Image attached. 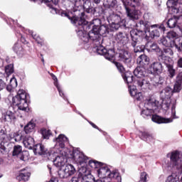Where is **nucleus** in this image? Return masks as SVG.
Instances as JSON below:
<instances>
[{
    "label": "nucleus",
    "mask_w": 182,
    "mask_h": 182,
    "mask_svg": "<svg viewBox=\"0 0 182 182\" xmlns=\"http://www.w3.org/2000/svg\"><path fill=\"white\" fill-rule=\"evenodd\" d=\"M179 0H168L166 5L169 8V11L172 15L182 13V3Z\"/></svg>",
    "instance_id": "nucleus-17"
},
{
    "label": "nucleus",
    "mask_w": 182,
    "mask_h": 182,
    "mask_svg": "<svg viewBox=\"0 0 182 182\" xmlns=\"http://www.w3.org/2000/svg\"><path fill=\"white\" fill-rule=\"evenodd\" d=\"M109 14V15L106 14L107 21L109 23H111V28L113 31H118L119 28L122 29H124L127 28L126 26V19L122 18L120 15L114 14L112 10H107L106 14Z\"/></svg>",
    "instance_id": "nucleus-10"
},
{
    "label": "nucleus",
    "mask_w": 182,
    "mask_h": 182,
    "mask_svg": "<svg viewBox=\"0 0 182 182\" xmlns=\"http://www.w3.org/2000/svg\"><path fill=\"white\" fill-rule=\"evenodd\" d=\"M150 28L153 29L151 31L149 30V36L153 39L154 38H160V36L162 33L166 32V26L164 24H154L151 25Z\"/></svg>",
    "instance_id": "nucleus-15"
},
{
    "label": "nucleus",
    "mask_w": 182,
    "mask_h": 182,
    "mask_svg": "<svg viewBox=\"0 0 182 182\" xmlns=\"http://www.w3.org/2000/svg\"><path fill=\"white\" fill-rule=\"evenodd\" d=\"M20 160L22 161H26L29 157V153L28 151H22L21 154L18 156Z\"/></svg>",
    "instance_id": "nucleus-51"
},
{
    "label": "nucleus",
    "mask_w": 182,
    "mask_h": 182,
    "mask_svg": "<svg viewBox=\"0 0 182 182\" xmlns=\"http://www.w3.org/2000/svg\"><path fill=\"white\" fill-rule=\"evenodd\" d=\"M166 38L170 39V41H175L176 43H177L178 41V34L176 33V31H168L166 34Z\"/></svg>",
    "instance_id": "nucleus-43"
},
{
    "label": "nucleus",
    "mask_w": 182,
    "mask_h": 182,
    "mask_svg": "<svg viewBox=\"0 0 182 182\" xmlns=\"http://www.w3.org/2000/svg\"><path fill=\"white\" fill-rule=\"evenodd\" d=\"M109 27L106 25L100 26L98 27V33L100 36H105L109 33Z\"/></svg>",
    "instance_id": "nucleus-42"
},
{
    "label": "nucleus",
    "mask_w": 182,
    "mask_h": 182,
    "mask_svg": "<svg viewBox=\"0 0 182 182\" xmlns=\"http://www.w3.org/2000/svg\"><path fill=\"white\" fill-rule=\"evenodd\" d=\"M154 112L151 110L144 108L141 111V116L143 119L146 120H150V119L154 122V123H157L158 124H161L163 123H171V120L168 118H164L160 117L157 114H154Z\"/></svg>",
    "instance_id": "nucleus-11"
},
{
    "label": "nucleus",
    "mask_w": 182,
    "mask_h": 182,
    "mask_svg": "<svg viewBox=\"0 0 182 182\" xmlns=\"http://www.w3.org/2000/svg\"><path fill=\"white\" fill-rule=\"evenodd\" d=\"M114 65H115L117 70L119 72V73L122 74V76L125 82V83H127L129 85V87H130V83H133L134 77L133 75L129 73H125L126 69H124V66H123V64L117 62V61H114L113 62Z\"/></svg>",
    "instance_id": "nucleus-13"
},
{
    "label": "nucleus",
    "mask_w": 182,
    "mask_h": 182,
    "mask_svg": "<svg viewBox=\"0 0 182 182\" xmlns=\"http://www.w3.org/2000/svg\"><path fill=\"white\" fill-rule=\"evenodd\" d=\"M171 96H173V90L171 87H166L161 91V107L164 110H168L171 106L172 114H176V101H171Z\"/></svg>",
    "instance_id": "nucleus-7"
},
{
    "label": "nucleus",
    "mask_w": 182,
    "mask_h": 182,
    "mask_svg": "<svg viewBox=\"0 0 182 182\" xmlns=\"http://www.w3.org/2000/svg\"><path fill=\"white\" fill-rule=\"evenodd\" d=\"M30 177V172L23 168L20 171L18 176H16V180H18V181H29Z\"/></svg>",
    "instance_id": "nucleus-32"
},
{
    "label": "nucleus",
    "mask_w": 182,
    "mask_h": 182,
    "mask_svg": "<svg viewBox=\"0 0 182 182\" xmlns=\"http://www.w3.org/2000/svg\"><path fill=\"white\" fill-rule=\"evenodd\" d=\"M164 63L163 61H155L152 63L148 68L147 72L149 75H161L163 70H164Z\"/></svg>",
    "instance_id": "nucleus-14"
},
{
    "label": "nucleus",
    "mask_w": 182,
    "mask_h": 182,
    "mask_svg": "<svg viewBox=\"0 0 182 182\" xmlns=\"http://www.w3.org/2000/svg\"><path fill=\"white\" fill-rule=\"evenodd\" d=\"M19 28L22 32H24V33H28L29 35H31L32 38L35 39L36 42L38 43V45H43V41L41 40V37L38 36L37 34L33 33V31L26 29L21 26H19Z\"/></svg>",
    "instance_id": "nucleus-31"
},
{
    "label": "nucleus",
    "mask_w": 182,
    "mask_h": 182,
    "mask_svg": "<svg viewBox=\"0 0 182 182\" xmlns=\"http://www.w3.org/2000/svg\"><path fill=\"white\" fill-rule=\"evenodd\" d=\"M158 43L159 45H162V46H165V48H176L177 50H180V46L178 44L176 43V41H171L167 37H162L160 40H159Z\"/></svg>",
    "instance_id": "nucleus-20"
},
{
    "label": "nucleus",
    "mask_w": 182,
    "mask_h": 182,
    "mask_svg": "<svg viewBox=\"0 0 182 182\" xmlns=\"http://www.w3.org/2000/svg\"><path fill=\"white\" fill-rule=\"evenodd\" d=\"M32 150L36 156H42L43 157H50L52 153L45 147L42 144H37L33 146Z\"/></svg>",
    "instance_id": "nucleus-19"
},
{
    "label": "nucleus",
    "mask_w": 182,
    "mask_h": 182,
    "mask_svg": "<svg viewBox=\"0 0 182 182\" xmlns=\"http://www.w3.org/2000/svg\"><path fill=\"white\" fill-rule=\"evenodd\" d=\"M14 140L15 141H21V140H23L24 146L29 150H32V149H33V146H35V139H33V137L28 135L23 136L22 135L18 134L15 137Z\"/></svg>",
    "instance_id": "nucleus-18"
},
{
    "label": "nucleus",
    "mask_w": 182,
    "mask_h": 182,
    "mask_svg": "<svg viewBox=\"0 0 182 182\" xmlns=\"http://www.w3.org/2000/svg\"><path fill=\"white\" fill-rule=\"evenodd\" d=\"M53 162L55 167H60L58 171V177L61 179L68 178L76 173V168L73 165L68 164L65 166L66 163H68V158L63 154L58 155Z\"/></svg>",
    "instance_id": "nucleus-4"
},
{
    "label": "nucleus",
    "mask_w": 182,
    "mask_h": 182,
    "mask_svg": "<svg viewBox=\"0 0 182 182\" xmlns=\"http://www.w3.org/2000/svg\"><path fill=\"white\" fill-rule=\"evenodd\" d=\"M44 4L48 6L50 9V13L53 15H56L59 10L56 9V5L59 4V0H43Z\"/></svg>",
    "instance_id": "nucleus-27"
},
{
    "label": "nucleus",
    "mask_w": 182,
    "mask_h": 182,
    "mask_svg": "<svg viewBox=\"0 0 182 182\" xmlns=\"http://www.w3.org/2000/svg\"><path fill=\"white\" fill-rule=\"evenodd\" d=\"M129 94L132 97H134L137 93V89L136 88L135 86H130L129 87Z\"/></svg>",
    "instance_id": "nucleus-54"
},
{
    "label": "nucleus",
    "mask_w": 182,
    "mask_h": 182,
    "mask_svg": "<svg viewBox=\"0 0 182 182\" xmlns=\"http://www.w3.org/2000/svg\"><path fill=\"white\" fill-rule=\"evenodd\" d=\"M136 100H141V92H137L134 97Z\"/></svg>",
    "instance_id": "nucleus-61"
},
{
    "label": "nucleus",
    "mask_w": 182,
    "mask_h": 182,
    "mask_svg": "<svg viewBox=\"0 0 182 182\" xmlns=\"http://www.w3.org/2000/svg\"><path fill=\"white\" fill-rule=\"evenodd\" d=\"M153 85L155 87H158V89H162V87H164V78L161 76H159L158 78L154 77L153 79Z\"/></svg>",
    "instance_id": "nucleus-38"
},
{
    "label": "nucleus",
    "mask_w": 182,
    "mask_h": 182,
    "mask_svg": "<svg viewBox=\"0 0 182 182\" xmlns=\"http://www.w3.org/2000/svg\"><path fill=\"white\" fill-rule=\"evenodd\" d=\"M29 95L23 90H19L17 95L12 98V105L18 108V113L26 114L29 112L28 99Z\"/></svg>",
    "instance_id": "nucleus-6"
},
{
    "label": "nucleus",
    "mask_w": 182,
    "mask_h": 182,
    "mask_svg": "<svg viewBox=\"0 0 182 182\" xmlns=\"http://www.w3.org/2000/svg\"><path fill=\"white\" fill-rule=\"evenodd\" d=\"M170 159L172 173L168 176L166 182H177L180 180V175L182 174L181 153L178 151H173L171 153Z\"/></svg>",
    "instance_id": "nucleus-5"
},
{
    "label": "nucleus",
    "mask_w": 182,
    "mask_h": 182,
    "mask_svg": "<svg viewBox=\"0 0 182 182\" xmlns=\"http://www.w3.org/2000/svg\"><path fill=\"white\" fill-rule=\"evenodd\" d=\"M69 143V139L64 134H60L58 138H56V147H60V149H65V146Z\"/></svg>",
    "instance_id": "nucleus-28"
},
{
    "label": "nucleus",
    "mask_w": 182,
    "mask_h": 182,
    "mask_svg": "<svg viewBox=\"0 0 182 182\" xmlns=\"http://www.w3.org/2000/svg\"><path fill=\"white\" fill-rule=\"evenodd\" d=\"M139 44L135 45V46H132L134 48V53H141L144 52V46H137Z\"/></svg>",
    "instance_id": "nucleus-50"
},
{
    "label": "nucleus",
    "mask_w": 182,
    "mask_h": 182,
    "mask_svg": "<svg viewBox=\"0 0 182 182\" xmlns=\"http://www.w3.org/2000/svg\"><path fill=\"white\" fill-rule=\"evenodd\" d=\"M119 60L123 62L125 65H130L132 63V55L129 51L122 50L119 53Z\"/></svg>",
    "instance_id": "nucleus-24"
},
{
    "label": "nucleus",
    "mask_w": 182,
    "mask_h": 182,
    "mask_svg": "<svg viewBox=\"0 0 182 182\" xmlns=\"http://www.w3.org/2000/svg\"><path fill=\"white\" fill-rule=\"evenodd\" d=\"M136 29L130 31L131 35V46H136V45L141 43V41L149 40V36L146 35L147 32H150V23L147 21L140 20L135 24Z\"/></svg>",
    "instance_id": "nucleus-3"
},
{
    "label": "nucleus",
    "mask_w": 182,
    "mask_h": 182,
    "mask_svg": "<svg viewBox=\"0 0 182 182\" xmlns=\"http://www.w3.org/2000/svg\"><path fill=\"white\" fill-rule=\"evenodd\" d=\"M80 170H81V182H95L96 179L92 173H87V168L86 167H82Z\"/></svg>",
    "instance_id": "nucleus-22"
},
{
    "label": "nucleus",
    "mask_w": 182,
    "mask_h": 182,
    "mask_svg": "<svg viewBox=\"0 0 182 182\" xmlns=\"http://www.w3.org/2000/svg\"><path fill=\"white\" fill-rule=\"evenodd\" d=\"M61 16H65V18H68L70 21H71L73 25H75L77 29L79 28V23H77L78 21H80L81 19H85V13H81V17H77V16H73L70 17L69 16V14H68L66 11H62L61 12Z\"/></svg>",
    "instance_id": "nucleus-25"
},
{
    "label": "nucleus",
    "mask_w": 182,
    "mask_h": 182,
    "mask_svg": "<svg viewBox=\"0 0 182 182\" xmlns=\"http://www.w3.org/2000/svg\"><path fill=\"white\" fill-rule=\"evenodd\" d=\"M178 66H179V68H182V58H181L178 60Z\"/></svg>",
    "instance_id": "nucleus-64"
},
{
    "label": "nucleus",
    "mask_w": 182,
    "mask_h": 182,
    "mask_svg": "<svg viewBox=\"0 0 182 182\" xmlns=\"http://www.w3.org/2000/svg\"><path fill=\"white\" fill-rule=\"evenodd\" d=\"M88 123L94 128V129H97V130H99V132H102V129H100L99 128V127L96 124H95V123L89 121Z\"/></svg>",
    "instance_id": "nucleus-60"
},
{
    "label": "nucleus",
    "mask_w": 182,
    "mask_h": 182,
    "mask_svg": "<svg viewBox=\"0 0 182 182\" xmlns=\"http://www.w3.org/2000/svg\"><path fill=\"white\" fill-rule=\"evenodd\" d=\"M2 119L3 120H4V122H8L9 123H11V122L16 119V117L15 115V112L7 110L2 112Z\"/></svg>",
    "instance_id": "nucleus-30"
},
{
    "label": "nucleus",
    "mask_w": 182,
    "mask_h": 182,
    "mask_svg": "<svg viewBox=\"0 0 182 182\" xmlns=\"http://www.w3.org/2000/svg\"><path fill=\"white\" fill-rule=\"evenodd\" d=\"M70 1L73 3L74 8H79V6H82V0H70Z\"/></svg>",
    "instance_id": "nucleus-57"
},
{
    "label": "nucleus",
    "mask_w": 182,
    "mask_h": 182,
    "mask_svg": "<svg viewBox=\"0 0 182 182\" xmlns=\"http://www.w3.org/2000/svg\"><path fill=\"white\" fill-rule=\"evenodd\" d=\"M117 4V0H105V5L110 9V8H114Z\"/></svg>",
    "instance_id": "nucleus-48"
},
{
    "label": "nucleus",
    "mask_w": 182,
    "mask_h": 182,
    "mask_svg": "<svg viewBox=\"0 0 182 182\" xmlns=\"http://www.w3.org/2000/svg\"><path fill=\"white\" fill-rule=\"evenodd\" d=\"M149 175H147V173L146 172H141L140 176V181L139 182H147V177Z\"/></svg>",
    "instance_id": "nucleus-55"
},
{
    "label": "nucleus",
    "mask_w": 182,
    "mask_h": 182,
    "mask_svg": "<svg viewBox=\"0 0 182 182\" xmlns=\"http://www.w3.org/2000/svg\"><path fill=\"white\" fill-rule=\"evenodd\" d=\"M150 48L152 50H159V46H157V44L155 43L151 44Z\"/></svg>",
    "instance_id": "nucleus-59"
},
{
    "label": "nucleus",
    "mask_w": 182,
    "mask_h": 182,
    "mask_svg": "<svg viewBox=\"0 0 182 182\" xmlns=\"http://www.w3.org/2000/svg\"><path fill=\"white\" fill-rule=\"evenodd\" d=\"M19 35H20L21 42L23 43H27L26 40L25 39V37H23V36H22L21 33H19Z\"/></svg>",
    "instance_id": "nucleus-63"
},
{
    "label": "nucleus",
    "mask_w": 182,
    "mask_h": 182,
    "mask_svg": "<svg viewBox=\"0 0 182 182\" xmlns=\"http://www.w3.org/2000/svg\"><path fill=\"white\" fill-rule=\"evenodd\" d=\"M52 77L54 80V85L58 89V91L59 92L60 97H63V99L65 100H68V97H66V95H65L63 90H62V89L60 88V86H59V83L58 82V77H56V75L53 74Z\"/></svg>",
    "instance_id": "nucleus-37"
},
{
    "label": "nucleus",
    "mask_w": 182,
    "mask_h": 182,
    "mask_svg": "<svg viewBox=\"0 0 182 182\" xmlns=\"http://www.w3.org/2000/svg\"><path fill=\"white\" fill-rule=\"evenodd\" d=\"M161 24H164V26L166 25L170 29H173V28H178L180 29V26H182V15L173 16L168 21H163Z\"/></svg>",
    "instance_id": "nucleus-16"
},
{
    "label": "nucleus",
    "mask_w": 182,
    "mask_h": 182,
    "mask_svg": "<svg viewBox=\"0 0 182 182\" xmlns=\"http://www.w3.org/2000/svg\"><path fill=\"white\" fill-rule=\"evenodd\" d=\"M136 62L142 68H146L150 63V58L145 54H141L139 56Z\"/></svg>",
    "instance_id": "nucleus-33"
},
{
    "label": "nucleus",
    "mask_w": 182,
    "mask_h": 182,
    "mask_svg": "<svg viewBox=\"0 0 182 182\" xmlns=\"http://www.w3.org/2000/svg\"><path fill=\"white\" fill-rule=\"evenodd\" d=\"M144 107V109H147L148 110H151V112L156 113L157 109H159V101L151 99L146 100Z\"/></svg>",
    "instance_id": "nucleus-26"
},
{
    "label": "nucleus",
    "mask_w": 182,
    "mask_h": 182,
    "mask_svg": "<svg viewBox=\"0 0 182 182\" xmlns=\"http://www.w3.org/2000/svg\"><path fill=\"white\" fill-rule=\"evenodd\" d=\"M84 11L87 14H92V15H95V12H96V9L93 8V6H90L89 4H83Z\"/></svg>",
    "instance_id": "nucleus-45"
},
{
    "label": "nucleus",
    "mask_w": 182,
    "mask_h": 182,
    "mask_svg": "<svg viewBox=\"0 0 182 182\" xmlns=\"http://www.w3.org/2000/svg\"><path fill=\"white\" fill-rule=\"evenodd\" d=\"M139 137L144 141H151L153 136L146 132H139Z\"/></svg>",
    "instance_id": "nucleus-41"
},
{
    "label": "nucleus",
    "mask_w": 182,
    "mask_h": 182,
    "mask_svg": "<svg viewBox=\"0 0 182 182\" xmlns=\"http://www.w3.org/2000/svg\"><path fill=\"white\" fill-rule=\"evenodd\" d=\"M0 140L1 141H9L11 140L6 134V129L5 128L0 129Z\"/></svg>",
    "instance_id": "nucleus-44"
},
{
    "label": "nucleus",
    "mask_w": 182,
    "mask_h": 182,
    "mask_svg": "<svg viewBox=\"0 0 182 182\" xmlns=\"http://www.w3.org/2000/svg\"><path fill=\"white\" fill-rule=\"evenodd\" d=\"M91 23L92 26V28H99V26H100L101 23H102V21H100V19L99 18H94L92 21Z\"/></svg>",
    "instance_id": "nucleus-53"
},
{
    "label": "nucleus",
    "mask_w": 182,
    "mask_h": 182,
    "mask_svg": "<svg viewBox=\"0 0 182 182\" xmlns=\"http://www.w3.org/2000/svg\"><path fill=\"white\" fill-rule=\"evenodd\" d=\"M114 38L118 43H122L123 45L127 42V36L122 32L117 33L115 35Z\"/></svg>",
    "instance_id": "nucleus-36"
},
{
    "label": "nucleus",
    "mask_w": 182,
    "mask_h": 182,
    "mask_svg": "<svg viewBox=\"0 0 182 182\" xmlns=\"http://www.w3.org/2000/svg\"><path fill=\"white\" fill-rule=\"evenodd\" d=\"M9 85L14 87V89L18 87V81L15 77L11 78Z\"/></svg>",
    "instance_id": "nucleus-56"
},
{
    "label": "nucleus",
    "mask_w": 182,
    "mask_h": 182,
    "mask_svg": "<svg viewBox=\"0 0 182 182\" xmlns=\"http://www.w3.org/2000/svg\"><path fill=\"white\" fill-rule=\"evenodd\" d=\"M135 83L141 90L150 89V81L149 80V78H147V77L136 79Z\"/></svg>",
    "instance_id": "nucleus-23"
},
{
    "label": "nucleus",
    "mask_w": 182,
    "mask_h": 182,
    "mask_svg": "<svg viewBox=\"0 0 182 182\" xmlns=\"http://www.w3.org/2000/svg\"><path fill=\"white\" fill-rule=\"evenodd\" d=\"M73 157L77 161L78 164H85L87 163V156H85V154L80 152L79 150L73 151Z\"/></svg>",
    "instance_id": "nucleus-21"
},
{
    "label": "nucleus",
    "mask_w": 182,
    "mask_h": 182,
    "mask_svg": "<svg viewBox=\"0 0 182 182\" xmlns=\"http://www.w3.org/2000/svg\"><path fill=\"white\" fill-rule=\"evenodd\" d=\"M182 89V72L179 73L176 77V82L173 86V92L178 93Z\"/></svg>",
    "instance_id": "nucleus-34"
},
{
    "label": "nucleus",
    "mask_w": 182,
    "mask_h": 182,
    "mask_svg": "<svg viewBox=\"0 0 182 182\" xmlns=\"http://www.w3.org/2000/svg\"><path fill=\"white\" fill-rule=\"evenodd\" d=\"M41 136L43 139H49V136H50V132L48 129H41Z\"/></svg>",
    "instance_id": "nucleus-52"
},
{
    "label": "nucleus",
    "mask_w": 182,
    "mask_h": 182,
    "mask_svg": "<svg viewBox=\"0 0 182 182\" xmlns=\"http://www.w3.org/2000/svg\"><path fill=\"white\" fill-rule=\"evenodd\" d=\"M13 50L18 55V58H22L25 55V50L22 46V44L19 43H16L13 47Z\"/></svg>",
    "instance_id": "nucleus-35"
},
{
    "label": "nucleus",
    "mask_w": 182,
    "mask_h": 182,
    "mask_svg": "<svg viewBox=\"0 0 182 182\" xmlns=\"http://www.w3.org/2000/svg\"><path fill=\"white\" fill-rule=\"evenodd\" d=\"M78 28L75 29L77 35L80 40L81 43L86 45V43H93V45H100L103 43V36L99 34V28H92V25L85 19L81 18L77 21ZM92 28L91 31H87Z\"/></svg>",
    "instance_id": "nucleus-1"
},
{
    "label": "nucleus",
    "mask_w": 182,
    "mask_h": 182,
    "mask_svg": "<svg viewBox=\"0 0 182 182\" xmlns=\"http://www.w3.org/2000/svg\"><path fill=\"white\" fill-rule=\"evenodd\" d=\"M102 44L103 42L100 43V45H95V46L92 48V51L95 53H97V55L104 56L105 59L112 62V60H113V59L114 58V50H107L105 48V46H102Z\"/></svg>",
    "instance_id": "nucleus-12"
},
{
    "label": "nucleus",
    "mask_w": 182,
    "mask_h": 182,
    "mask_svg": "<svg viewBox=\"0 0 182 182\" xmlns=\"http://www.w3.org/2000/svg\"><path fill=\"white\" fill-rule=\"evenodd\" d=\"M6 87V83L2 79H0V92L4 90ZM0 100H1V94H0Z\"/></svg>",
    "instance_id": "nucleus-58"
},
{
    "label": "nucleus",
    "mask_w": 182,
    "mask_h": 182,
    "mask_svg": "<svg viewBox=\"0 0 182 182\" xmlns=\"http://www.w3.org/2000/svg\"><path fill=\"white\" fill-rule=\"evenodd\" d=\"M141 0H122V4L126 11V14L130 21H137L140 16V11L137 9L132 10L131 8L140 6Z\"/></svg>",
    "instance_id": "nucleus-9"
},
{
    "label": "nucleus",
    "mask_w": 182,
    "mask_h": 182,
    "mask_svg": "<svg viewBox=\"0 0 182 182\" xmlns=\"http://www.w3.org/2000/svg\"><path fill=\"white\" fill-rule=\"evenodd\" d=\"M174 53H173V50L170 48H164L163 51H161V55L158 56V60L162 62L164 65L166 66L168 76L171 78H173L176 76V70L173 67V63H171V59L168 56H173Z\"/></svg>",
    "instance_id": "nucleus-8"
},
{
    "label": "nucleus",
    "mask_w": 182,
    "mask_h": 182,
    "mask_svg": "<svg viewBox=\"0 0 182 182\" xmlns=\"http://www.w3.org/2000/svg\"><path fill=\"white\" fill-rule=\"evenodd\" d=\"M35 127H36V124L32 122H29L26 125H25L23 131L26 134H29V133H32V132L35 130Z\"/></svg>",
    "instance_id": "nucleus-40"
},
{
    "label": "nucleus",
    "mask_w": 182,
    "mask_h": 182,
    "mask_svg": "<svg viewBox=\"0 0 182 182\" xmlns=\"http://www.w3.org/2000/svg\"><path fill=\"white\" fill-rule=\"evenodd\" d=\"M14 72V64L7 65L5 67V73L6 76H11V74Z\"/></svg>",
    "instance_id": "nucleus-47"
},
{
    "label": "nucleus",
    "mask_w": 182,
    "mask_h": 182,
    "mask_svg": "<svg viewBox=\"0 0 182 182\" xmlns=\"http://www.w3.org/2000/svg\"><path fill=\"white\" fill-rule=\"evenodd\" d=\"M20 154H22V146H21V145H15L12 152V156H17L19 157Z\"/></svg>",
    "instance_id": "nucleus-46"
},
{
    "label": "nucleus",
    "mask_w": 182,
    "mask_h": 182,
    "mask_svg": "<svg viewBox=\"0 0 182 182\" xmlns=\"http://www.w3.org/2000/svg\"><path fill=\"white\" fill-rule=\"evenodd\" d=\"M134 77L136 79H141L143 77H147V73H146V68L138 66L134 70Z\"/></svg>",
    "instance_id": "nucleus-29"
},
{
    "label": "nucleus",
    "mask_w": 182,
    "mask_h": 182,
    "mask_svg": "<svg viewBox=\"0 0 182 182\" xmlns=\"http://www.w3.org/2000/svg\"><path fill=\"white\" fill-rule=\"evenodd\" d=\"M6 89L7 92H14V89H15V87H12V85H10L9 84L6 87Z\"/></svg>",
    "instance_id": "nucleus-62"
},
{
    "label": "nucleus",
    "mask_w": 182,
    "mask_h": 182,
    "mask_svg": "<svg viewBox=\"0 0 182 182\" xmlns=\"http://www.w3.org/2000/svg\"><path fill=\"white\" fill-rule=\"evenodd\" d=\"M88 164L92 168H97V174L100 177V179L97 180H103L105 182H110V181H106L107 178L122 180V178L119 176V172L116 170L111 171L110 168L105 164L96 160H90Z\"/></svg>",
    "instance_id": "nucleus-2"
},
{
    "label": "nucleus",
    "mask_w": 182,
    "mask_h": 182,
    "mask_svg": "<svg viewBox=\"0 0 182 182\" xmlns=\"http://www.w3.org/2000/svg\"><path fill=\"white\" fill-rule=\"evenodd\" d=\"M82 181V169L79 170L77 176H73L70 182H80Z\"/></svg>",
    "instance_id": "nucleus-49"
},
{
    "label": "nucleus",
    "mask_w": 182,
    "mask_h": 182,
    "mask_svg": "<svg viewBox=\"0 0 182 182\" xmlns=\"http://www.w3.org/2000/svg\"><path fill=\"white\" fill-rule=\"evenodd\" d=\"M9 146V141H1L0 142V154L5 156L8 154V149L6 147Z\"/></svg>",
    "instance_id": "nucleus-39"
}]
</instances>
